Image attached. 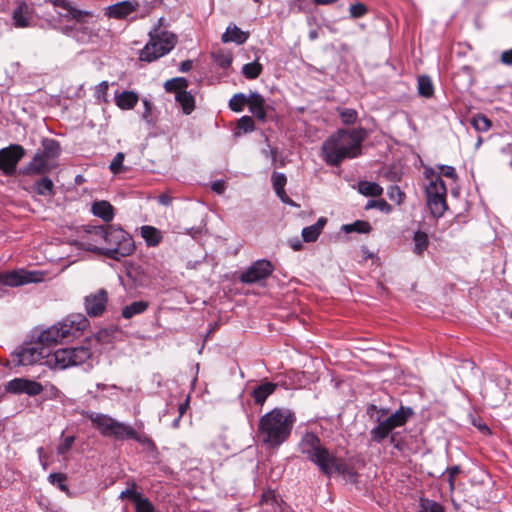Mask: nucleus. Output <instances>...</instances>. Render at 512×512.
I'll return each instance as SVG.
<instances>
[{
  "label": "nucleus",
  "mask_w": 512,
  "mask_h": 512,
  "mask_svg": "<svg viewBox=\"0 0 512 512\" xmlns=\"http://www.w3.org/2000/svg\"><path fill=\"white\" fill-rule=\"evenodd\" d=\"M296 420L292 410L283 407L273 408L258 421L257 442L266 449H278L290 438Z\"/></svg>",
  "instance_id": "obj_1"
},
{
  "label": "nucleus",
  "mask_w": 512,
  "mask_h": 512,
  "mask_svg": "<svg viewBox=\"0 0 512 512\" xmlns=\"http://www.w3.org/2000/svg\"><path fill=\"white\" fill-rule=\"evenodd\" d=\"M365 137L366 130L362 127L338 129L323 142L322 159L330 166H339L345 159L358 157Z\"/></svg>",
  "instance_id": "obj_2"
},
{
  "label": "nucleus",
  "mask_w": 512,
  "mask_h": 512,
  "mask_svg": "<svg viewBox=\"0 0 512 512\" xmlns=\"http://www.w3.org/2000/svg\"><path fill=\"white\" fill-rule=\"evenodd\" d=\"M298 448L300 453L305 455L328 478L332 477L334 473L356 476L346 461L323 446L320 438L313 432H306L302 436Z\"/></svg>",
  "instance_id": "obj_3"
},
{
  "label": "nucleus",
  "mask_w": 512,
  "mask_h": 512,
  "mask_svg": "<svg viewBox=\"0 0 512 512\" xmlns=\"http://www.w3.org/2000/svg\"><path fill=\"white\" fill-rule=\"evenodd\" d=\"M103 236L104 246L99 247L91 243H82V248L87 251L101 253L111 259L120 260L131 255L135 250L132 236L120 227L108 225L107 230L98 229Z\"/></svg>",
  "instance_id": "obj_4"
},
{
  "label": "nucleus",
  "mask_w": 512,
  "mask_h": 512,
  "mask_svg": "<svg viewBox=\"0 0 512 512\" xmlns=\"http://www.w3.org/2000/svg\"><path fill=\"white\" fill-rule=\"evenodd\" d=\"M89 326L88 319L83 314H72L67 318L40 332L37 342L46 350L69 337H78Z\"/></svg>",
  "instance_id": "obj_5"
},
{
  "label": "nucleus",
  "mask_w": 512,
  "mask_h": 512,
  "mask_svg": "<svg viewBox=\"0 0 512 512\" xmlns=\"http://www.w3.org/2000/svg\"><path fill=\"white\" fill-rule=\"evenodd\" d=\"M61 147L58 141L52 138H44L41 148L37 150L33 158L21 169V174L26 176L44 175L55 169Z\"/></svg>",
  "instance_id": "obj_6"
},
{
  "label": "nucleus",
  "mask_w": 512,
  "mask_h": 512,
  "mask_svg": "<svg viewBox=\"0 0 512 512\" xmlns=\"http://www.w3.org/2000/svg\"><path fill=\"white\" fill-rule=\"evenodd\" d=\"M178 41L177 36L169 31H160L155 27L149 32V41L140 51V61L151 63L167 55L174 49Z\"/></svg>",
  "instance_id": "obj_7"
},
{
  "label": "nucleus",
  "mask_w": 512,
  "mask_h": 512,
  "mask_svg": "<svg viewBox=\"0 0 512 512\" xmlns=\"http://www.w3.org/2000/svg\"><path fill=\"white\" fill-rule=\"evenodd\" d=\"M91 356L92 352L88 346L61 348L47 355L46 366L55 370H64L86 363Z\"/></svg>",
  "instance_id": "obj_8"
},
{
  "label": "nucleus",
  "mask_w": 512,
  "mask_h": 512,
  "mask_svg": "<svg viewBox=\"0 0 512 512\" xmlns=\"http://www.w3.org/2000/svg\"><path fill=\"white\" fill-rule=\"evenodd\" d=\"M427 205L431 214L440 218L447 210V188L440 175L432 173L429 184L425 188Z\"/></svg>",
  "instance_id": "obj_9"
},
{
  "label": "nucleus",
  "mask_w": 512,
  "mask_h": 512,
  "mask_svg": "<svg viewBox=\"0 0 512 512\" xmlns=\"http://www.w3.org/2000/svg\"><path fill=\"white\" fill-rule=\"evenodd\" d=\"M51 353L47 352L44 347L36 341L34 343L22 346L18 351L12 354L13 363L17 366H27L36 363L46 365L47 355Z\"/></svg>",
  "instance_id": "obj_10"
},
{
  "label": "nucleus",
  "mask_w": 512,
  "mask_h": 512,
  "mask_svg": "<svg viewBox=\"0 0 512 512\" xmlns=\"http://www.w3.org/2000/svg\"><path fill=\"white\" fill-rule=\"evenodd\" d=\"M25 153V149L19 144H11L0 149V171L6 176H13Z\"/></svg>",
  "instance_id": "obj_11"
},
{
  "label": "nucleus",
  "mask_w": 512,
  "mask_h": 512,
  "mask_svg": "<svg viewBox=\"0 0 512 512\" xmlns=\"http://www.w3.org/2000/svg\"><path fill=\"white\" fill-rule=\"evenodd\" d=\"M83 19V21H74L75 24L71 29L72 36L82 44L96 43L99 39V30L96 27L94 14L92 13V17Z\"/></svg>",
  "instance_id": "obj_12"
},
{
  "label": "nucleus",
  "mask_w": 512,
  "mask_h": 512,
  "mask_svg": "<svg viewBox=\"0 0 512 512\" xmlns=\"http://www.w3.org/2000/svg\"><path fill=\"white\" fill-rule=\"evenodd\" d=\"M274 271L269 260L260 259L253 262L240 276V281L246 284L257 283L268 278Z\"/></svg>",
  "instance_id": "obj_13"
},
{
  "label": "nucleus",
  "mask_w": 512,
  "mask_h": 512,
  "mask_svg": "<svg viewBox=\"0 0 512 512\" xmlns=\"http://www.w3.org/2000/svg\"><path fill=\"white\" fill-rule=\"evenodd\" d=\"M40 280L37 273L29 272L24 269L0 273V284L9 287H19Z\"/></svg>",
  "instance_id": "obj_14"
},
{
  "label": "nucleus",
  "mask_w": 512,
  "mask_h": 512,
  "mask_svg": "<svg viewBox=\"0 0 512 512\" xmlns=\"http://www.w3.org/2000/svg\"><path fill=\"white\" fill-rule=\"evenodd\" d=\"M57 9L59 18L66 21H83L84 17H92V12L77 9L68 0H48Z\"/></svg>",
  "instance_id": "obj_15"
},
{
  "label": "nucleus",
  "mask_w": 512,
  "mask_h": 512,
  "mask_svg": "<svg viewBox=\"0 0 512 512\" xmlns=\"http://www.w3.org/2000/svg\"><path fill=\"white\" fill-rule=\"evenodd\" d=\"M44 388L41 383L26 378H15L6 385V391L13 394H26L28 396H38Z\"/></svg>",
  "instance_id": "obj_16"
},
{
  "label": "nucleus",
  "mask_w": 512,
  "mask_h": 512,
  "mask_svg": "<svg viewBox=\"0 0 512 512\" xmlns=\"http://www.w3.org/2000/svg\"><path fill=\"white\" fill-rule=\"evenodd\" d=\"M108 302V294L104 289H99L85 297V309L89 316H100L106 308Z\"/></svg>",
  "instance_id": "obj_17"
},
{
  "label": "nucleus",
  "mask_w": 512,
  "mask_h": 512,
  "mask_svg": "<svg viewBox=\"0 0 512 512\" xmlns=\"http://www.w3.org/2000/svg\"><path fill=\"white\" fill-rule=\"evenodd\" d=\"M248 108L252 115L260 122L265 123L267 121V112L272 109L267 104L265 98L258 92H250L248 100Z\"/></svg>",
  "instance_id": "obj_18"
},
{
  "label": "nucleus",
  "mask_w": 512,
  "mask_h": 512,
  "mask_svg": "<svg viewBox=\"0 0 512 512\" xmlns=\"http://www.w3.org/2000/svg\"><path fill=\"white\" fill-rule=\"evenodd\" d=\"M12 19L16 28H26L32 26L34 20L33 7L24 1L20 2L13 11Z\"/></svg>",
  "instance_id": "obj_19"
},
{
  "label": "nucleus",
  "mask_w": 512,
  "mask_h": 512,
  "mask_svg": "<svg viewBox=\"0 0 512 512\" xmlns=\"http://www.w3.org/2000/svg\"><path fill=\"white\" fill-rule=\"evenodd\" d=\"M139 6L140 4L138 1L126 0L117 2L106 8L105 15L109 18L122 20L129 16L131 13L135 12Z\"/></svg>",
  "instance_id": "obj_20"
},
{
  "label": "nucleus",
  "mask_w": 512,
  "mask_h": 512,
  "mask_svg": "<svg viewBox=\"0 0 512 512\" xmlns=\"http://www.w3.org/2000/svg\"><path fill=\"white\" fill-rule=\"evenodd\" d=\"M277 388V383L263 380L259 385L252 389L250 396L256 405L262 406Z\"/></svg>",
  "instance_id": "obj_21"
},
{
  "label": "nucleus",
  "mask_w": 512,
  "mask_h": 512,
  "mask_svg": "<svg viewBox=\"0 0 512 512\" xmlns=\"http://www.w3.org/2000/svg\"><path fill=\"white\" fill-rule=\"evenodd\" d=\"M92 422L93 426L100 432L104 437H110V434L115 423V419L101 413L91 412L87 416Z\"/></svg>",
  "instance_id": "obj_22"
},
{
  "label": "nucleus",
  "mask_w": 512,
  "mask_h": 512,
  "mask_svg": "<svg viewBox=\"0 0 512 512\" xmlns=\"http://www.w3.org/2000/svg\"><path fill=\"white\" fill-rule=\"evenodd\" d=\"M248 38H249L248 32L242 31L235 24H230L226 28V31L222 34L221 41L223 43L233 42L237 45H241V44H244Z\"/></svg>",
  "instance_id": "obj_23"
},
{
  "label": "nucleus",
  "mask_w": 512,
  "mask_h": 512,
  "mask_svg": "<svg viewBox=\"0 0 512 512\" xmlns=\"http://www.w3.org/2000/svg\"><path fill=\"white\" fill-rule=\"evenodd\" d=\"M140 234L148 247H157L163 240L161 230L151 225L141 226Z\"/></svg>",
  "instance_id": "obj_24"
},
{
  "label": "nucleus",
  "mask_w": 512,
  "mask_h": 512,
  "mask_svg": "<svg viewBox=\"0 0 512 512\" xmlns=\"http://www.w3.org/2000/svg\"><path fill=\"white\" fill-rule=\"evenodd\" d=\"M376 421L378 424L371 429L370 439L372 442L381 443L395 428L386 419L380 420V417H377Z\"/></svg>",
  "instance_id": "obj_25"
},
{
  "label": "nucleus",
  "mask_w": 512,
  "mask_h": 512,
  "mask_svg": "<svg viewBox=\"0 0 512 512\" xmlns=\"http://www.w3.org/2000/svg\"><path fill=\"white\" fill-rule=\"evenodd\" d=\"M91 212L94 216L101 218L104 222H110L114 218V208L105 200L93 202Z\"/></svg>",
  "instance_id": "obj_26"
},
{
  "label": "nucleus",
  "mask_w": 512,
  "mask_h": 512,
  "mask_svg": "<svg viewBox=\"0 0 512 512\" xmlns=\"http://www.w3.org/2000/svg\"><path fill=\"white\" fill-rule=\"evenodd\" d=\"M414 415L411 407L400 406L398 410L385 418L394 428L404 426L407 421Z\"/></svg>",
  "instance_id": "obj_27"
},
{
  "label": "nucleus",
  "mask_w": 512,
  "mask_h": 512,
  "mask_svg": "<svg viewBox=\"0 0 512 512\" xmlns=\"http://www.w3.org/2000/svg\"><path fill=\"white\" fill-rule=\"evenodd\" d=\"M138 100V94L134 91H123L115 95V104L122 110L133 109Z\"/></svg>",
  "instance_id": "obj_28"
},
{
  "label": "nucleus",
  "mask_w": 512,
  "mask_h": 512,
  "mask_svg": "<svg viewBox=\"0 0 512 512\" xmlns=\"http://www.w3.org/2000/svg\"><path fill=\"white\" fill-rule=\"evenodd\" d=\"M413 253L422 257L430 245L429 236L425 231L417 230L412 236Z\"/></svg>",
  "instance_id": "obj_29"
},
{
  "label": "nucleus",
  "mask_w": 512,
  "mask_h": 512,
  "mask_svg": "<svg viewBox=\"0 0 512 512\" xmlns=\"http://www.w3.org/2000/svg\"><path fill=\"white\" fill-rule=\"evenodd\" d=\"M327 223L325 217H320L315 224L303 228L302 238L305 242H315Z\"/></svg>",
  "instance_id": "obj_30"
},
{
  "label": "nucleus",
  "mask_w": 512,
  "mask_h": 512,
  "mask_svg": "<svg viewBox=\"0 0 512 512\" xmlns=\"http://www.w3.org/2000/svg\"><path fill=\"white\" fill-rule=\"evenodd\" d=\"M110 437L116 440L133 439L136 437V431L132 426L115 420Z\"/></svg>",
  "instance_id": "obj_31"
},
{
  "label": "nucleus",
  "mask_w": 512,
  "mask_h": 512,
  "mask_svg": "<svg viewBox=\"0 0 512 512\" xmlns=\"http://www.w3.org/2000/svg\"><path fill=\"white\" fill-rule=\"evenodd\" d=\"M149 308V302L145 300L134 301L123 307L121 315L125 319H131L134 316L143 314Z\"/></svg>",
  "instance_id": "obj_32"
},
{
  "label": "nucleus",
  "mask_w": 512,
  "mask_h": 512,
  "mask_svg": "<svg viewBox=\"0 0 512 512\" xmlns=\"http://www.w3.org/2000/svg\"><path fill=\"white\" fill-rule=\"evenodd\" d=\"M175 100L180 104L184 114L189 115L195 108L194 96L188 91H180L175 95Z\"/></svg>",
  "instance_id": "obj_33"
},
{
  "label": "nucleus",
  "mask_w": 512,
  "mask_h": 512,
  "mask_svg": "<svg viewBox=\"0 0 512 512\" xmlns=\"http://www.w3.org/2000/svg\"><path fill=\"white\" fill-rule=\"evenodd\" d=\"M358 191L364 196L378 197L382 195L383 188L375 182L359 181Z\"/></svg>",
  "instance_id": "obj_34"
},
{
  "label": "nucleus",
  "mask_w": 512,
  "mask_h": 512,
  "mask_svg": "<svg viewBox=\"0 0 512 512\" xmlns=\"http://www.w3.org/2000/svg\"><path fill=\"white\" fill-rule=\"evenodd\" d=\"M98 229L101 230H107L108 225H99V226H90L86 230L87 232V239L83 238L80 242V246L82 247V243H91L98 246V244H104L103 242V236L98 232Z\"/></svg>",
  "instance_id": "obj_35"
},
{
  "label": "nucleus",
  "mask_w": 512,
  "mask_h": 512,
  "mask_svg": "<svg viewBox=\"0 0 512 512\" xmlns=\"http://www.w3.org/2000/svg\"><path fill=\"white\" fill-rule=\"evenodd\" d=\"M189 86V82L184 77H176L169 79L165 82L164 88L167 92L172 93L174 92L176 95L180 91H187L186 89Z\"/></svg>",
  "instance_id": "obj_36"
},
{
  "label": "nucleus",
  "mask_w": 512,
  "mask_h": 512,
  "mask_svg": "<svg viewBox=\"0 0 512 512\" xmlns=\"http://www.w3.org/2000/svg\"><path fill=\"white\" fill-rule=\"evenodd\" d=\"M418 93L426 98L433 96L434 86L429 76L422 75L418 77Z\"/></svg>",
  "instance_id": "obj_37"
},
{
  "label": "nucleus",
  "mask_w": 512,
  "mask_h": 512,
  "mask_svg": "<svg viewBox=\"0 0 512 512\" xmlns=\"http://www.w3.org/2000/svg\"><path fill=\"white\" fill-rule=\"evenodd\" d=\"M36 192L41 196H53L54 195V184L53 181L48 177H42L35 183Z\"/></svg>",
  "instance_id": "obj_38"
},
{
  "label": "nucleus",
  "mask_w": 512,
  "mask_h": 512,
  "mask_svg": "<svg viewBox=\"0 0 512 512\" xmlns=\"http://www.w3.org/2000/svg\"><path fill=\"white\" fill-rule=\"evenodd\" d=\"M470 123L478 132H487L492 126L490 119L481 113L474 115L471 118Z\"/></svg>",
  "instance_id": "obj_39"
},
{
  "label": "nucleus",
  "mask_w": 512,
  "mask_h": 512,
  "mask_svg": "<svg viewBox=\"0 0 512 512\" xmlns=\"http://www.w3.org/2000/svg\"><path fill=\"white\" fill-rule=\"evenodd\" d=\"M249 95H245L244 93H236L229 100V108L233 112H241L244 107L248 105Z\"/></svg>",
  "instance_id": "obj_40"
},
{
  "label": "nucleus",
  "mask_w": 512,
  "mask_h": 512,
  "mask_svg": "<svg viewBox=\"0 0 512 512\" xmlns=\"http://www.w3.org/2000/svg\"><path fill=\"white\" fill-rule=\"evenodd\" d=\"M263 67L258 61L245 64L242 67V73L247 79H256L262 73Z\"/></svg>",
  "instance_id": "obj_41"
},
{
  "label": "nucleus",
  "mask_w": 512,
  "mask_h": 512,
  "mask_svg": "<svg viewBox=\"0 0 512 512\" xmlns=\"http://www.w3.org/2000/svg\"><path fill=\"white\" fill-rule=\"evenodd\" d=\"M343 230L346 233H351V232L369 233L371 231V225L367 221L357 220L352 224L344 225Z\"/></svg>",
  "instance_id": "obj_42"
},
{
  "label": "nucleus",
  "mask_w": 512,
  "mask_h": 512,
  "mask_svg": "<svg viewBox=\"0 0 512 512\" xmlns=\"http://www.w3.org/2000/svg\"><path fill=\"white\" fill-rule=\"evenodd\" d=\"M48 481L54 485L57 486L60 491L68 493L69 487L67 485V476L64 473H51L48 476Z\"/></svg>",
  "instance_id": "obj_43"
},
{
  "label": "nucleus",
  "mask_w": 512,
  "mask_h": 512,
  "mask_svg": "<svg viewBox=\"0 0 512 512\" xmlns=\"http://www.w3.org/2000/svg\"><path fill=\"white\" fill-rule=\"evenodd\" d=\"M338 114L341 118V121L345 125H352L358 119V113L355 109L352 108H338Z\"/></svg>",
  "instance_id": "obj_44"
},
{
  "label": "nucleus",
  "mask_w": 512,
  "mask_h": 512,
  "mask_svg": "<svg viewBox=\"0 0 512 512\" xmlns=\"http://www.w3.org/2000/svg\"><path fill=\"white\" fill-rule=\"evenodd\" d=\"M272 186L274 188V191L276 194L283 193L284 194V188L287 183V178L285 174L274 172L271 177Z\"/></svg>",
  "instance_id": "obj_45"
},
{
  "label": "nucleus",
  "mask_w": 512,
  "mask_h": 512,
  "mask_svg": "<svg viewBox=\"0 0 512 512\" xmlns=\"http://www.w3.org/2000/svg\"><path fill=\"white\" fill-rule=\"evenodd\" d=\"M133 440L144 446L148 452L157 453V446L149 436L136 432V437H133Z\"/></svg>",
  "instance_id": "obj_46"
},
{
  "label": "nucleus",
  "mask_w": 512,
  "mask_h": 512,
  "mask_svg": "<svg viewBox=\"0 0 512 512\" xmlns=\"http://www.w3.org/2000/svg\"><path fill=\"white\" fill-rule=\"evenodd\" d=\"M135 510L136 512H154V506L147 498L135 496Z\"/></svg>",
  "instance_id": "obj_47"
},
{
  "label": "nucleus",
  "mask_w": 512,
  "mask_h": 512,
  "mask_svg": "<svg viewBox=\"0 0 512 512\" xmlns=\"http://www.w3.org/2000/svg\"><path fill=\"white\" fill-rule=\"evenodd\" d=\"M378 208L384 213H390L392 208L391 205L384 199L369 200L365 206V209Z\"/></svg>",
  "instance_id": "obj_48"
},
{
  "label": "nucleus",
  "mask_w": 512,
  "mask_h": 512,
  "mask_svg": "<svg viewBox=\"0 0 512 512\" xmlns=\"http://www.w3.org/2000/svg\"><path fill=\"white\" fill-rule=\"evenodd\" d=\"M125 155L122 152H118L109 165V169L113 174H119L123 171V162Z\"/></svg>",
  "instance_id": "obj_49"
},
{
  "label": "nucleus",
  "mask_w": 512,
  "mask_h": 512,
  "mask_svg": "<svg viewBox=\"0 0 512 512\" xmlns=\"http://www.w3.org/2000/svg\"><path fill=\"white\" fill-rule=\"evenodd\" d=\"M238 128L244 133L253 132L255 130L254 120L250 116H242L238 120Z\"/></svg>",
  "instance_id": "obj_50"
},
{
  "label": "nucleus",
  "mask_w": 512,
  "mask_h": 512,
  "mask_svg": "<svg viewBox=\"0 0 512 512\" xmlns=\"http://www.w3.org/2000/svg\"><path fill=\"white\" fill-rule=\"evenodd\" d=\"M75 436H66L63 441L57 446V454L58 455H64L67 452L70 451L72 448L74 442H75Z\"/></svg>",
  "instance_id": "obj_51"
},
{
  "label": "nucleus",
  "mask_w": 512,
  "mask_h": 512,
  "mask_svg": "<svg viewBox=\"0 0 512 512\" xmlns=\"http://www.w3.org/2000/svg\"><path fill=\"white\" fill-rule=\"evenodd\" d=\"M349 12L352 18L357 19L363 17L368 12V9L366 5L362 3H356L350 6Z\"/></svg>",
  "instance_id": "obj_52"
},
{
  "label": "nucleus",
  "mask_w": 512,
  "mask_h": 512,
  "mask_svg": "<svg viewBox=\"0 0 512 512\" xmlns=\"http://www.w3.org/2000/svg\"><path fill=\"white\" fill-rule=\"evenodd\" d=\"M388 197L390 200L396 201L397 204H401L405 198V194L398 186L394 185L389 188Z\"/></svg>",
  "instance_id": "obj_53"
},
{
  "label": "nucleus",
  "mask_w": 512,
  "mask_h": 512,
  "mask_svg": "<svg viewBox=\"0 0 512 512\" xmlns=\"http://www.w3.org/2000/svg\"><path fill=\"white\" fill-rule=\"evenodd\" d=\"M143 1V13L139 15V18L148 16L151 11L161 4V0H142Z\"/></svg>",
  "instance_id": "obj_54"
},
{
  "label": "nucleus",
  "mask_w": 512,
  "mask_h": 512,
  "mask_svg": "<svg viewBox=\"0 0 512 512\" xmlns=\"http://www.w3.org/2000/svg\"><path fill=\"white\" fill-rule=\"evenodd\" d=\"M460 467L458 465H454L452 467H448L446 470L447 473V481L449 483V488L451 491L454 490V479L460 473Z\"/></svg>",
  "instance_id": "obj_55"
},
{
  "label": "nucleus",
  "mask_w": 512,
  "mask_h": 512,
  "mask_svg": "<svg viewBox=\"0 0 512 512\" xmlns=\"http://www.w3.org/2000/svg\"><path fill=\"white\" fill-rule=\"evenodd\" d=\"M426 512H444L443 506L435 501H426L422 504Z\"/></svg>",
  "instance_id": "obj_56"
},
{
  "label": "nucleus",
  "mask_w": 512,
  "mask_h": 512,
  "mask_svg": "<svg viewBox=\"0 0 512 512\" xmlns=\"http://www.w3.org/2000/svg\"><path fill=\"white\" fill-rule=\"evenodd\" d=\"M215 61L222 68H228L232 63V57L229 54H219L215 56Z\"/></svg>",
  "instance_id": "obj_57"
},
{
  "label": "nucleus",
  "mask_w": 512,
  "mask_h": 512,
  "mask_svg": "<svg viewBox=\"0 0 512 512\" xmlns=\"http://www.w3.org/2000/svg\"><path fill=\"white\" fill-rule=\"evenodd\" d=\"M440 169L443 176L450 179H457V173L453 166L442 165Z\"/></svg>",
  "instance_id": "obj_58"
},
{
  "label": "nucleus",
  "mask_w": 512,
  "mask_h": 512,
  "mask_svg": "<svg viewBox=\"0 0 512 512\" xmlns=\"http://www.w3.org/2000/svg\"><path fill=\"white\" fill-rule=\"evenodd\" d=\"M107 90H108V82L107 81H102L101 83H99L98 86L96 87L97 98L98 99L103 98L105 100V97L107 95Z\"/></svg>",
  "instance_id": "obj_59"
},
{
  "label": "nucleus",
  "mask_w": 512,
  "mask_h": 512,
  "mask_svg": "<svg viewBox=\"0 0 512 512\" xmlns=\"http://www.w3.org/2000/svg\"><path fill=\"white\" fill-rule=\"evenodd\" d=\"M501 62L505 65H512V48L506 51H503L501 54Z\"/></svg>",
  "instance_id": "obj_60"
},
{
  "label": "nucleus",
  "mask_w": 512,
  "mask_h": 512,
  "mask_svg": "<svg viewBox=\"0 0 512 512\" xmlns=\"http://www.w3.org/2000/svg\"><path fill=\"white\" fill-rule=\"evenodd\" d=\"M211 188L217 194H222L225 191V182L222 180H217L212 183Z\"/></svg>",
  "instance_id": "obj_61"
},
{
  "label": "nucleus",
  "mask_w": 512,
  "mask_h": 512,
  "mask_svg": "<svg viewBox=\"0 0 512 512\" xmlns=\"http://www.w3.org/2000/svg\"><path fill=\"white\" fill-rule=\"evenodd\" d=\"M143 105H144V112H143V119L146 120L147 122H150V116H151V103L147 100V99H144L143 100Z\"/></svg>",
  "instance_id": "obj_62"
},
{
  "label": "nucleus",
  "mask_w": 512,
  "mask_h": 512,
  "mask_svg": "<svg viewBox=\"0 0 512 512\" xmlns=\"http://www.w3.org/2000/svg\"><path fill=\"white\" fill-rule=\"evenodd\" d=\"M372 410H376L377 411V413H378L377 417H380V420H382V418L388 414V410L387 409H385V408L377 409L376 405H370L368 407V412H370Z\"/></svg>",
  "instance_id": "obj_63"
},
{
  "label": "nucleus",
  "mask_w": 512,
  "mask_h": 512,
  "mask_svg": "<svg viewBox=\"0 0 512 512\" xmlns=\"http://www.w3.org/2000/svg\"><path fill=\"white\" fill-rule=\"evenodd\" d=\"M192 66H193V62H192L191 60H185V61H183V62L180 64V68H179V70H180L181 72H188V71H190V70H191Z\"/></svg>",
  "instance_id": "obj_64"
}]
</instances>
